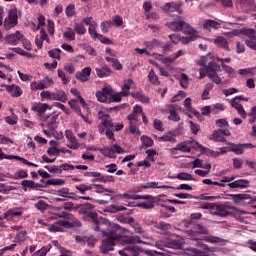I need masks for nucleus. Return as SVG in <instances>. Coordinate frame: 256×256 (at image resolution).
I'll list each match as a JSON object with an SVG mask.
<instances>
[{
	"label": "nucleus",
	"instance_id": "nucleus-4",
	"mask_svg": "<svg viewBox=\"0 0 256 256\" xmlns=\"http://www.w3.org/2000/svg\"><path fill=\"white\" fill-rule=\"evenodd\" d=\"M40 125L44 128V135L47 137L55 135V131H57V128L59 127V112H52L51 114L42 117Z\"/></svg>",
	"mask_w": 256,
	"mask_h": 256
},
{
	"label": "nucleus",
	"instance_id": "nucleus-29",
	"mask_svg": "<svg viewBox=\"0 0 256 256\" xmlns=\"http://www.w3.org/2000/svg\"><path fill=\"white\" fill-rule=\"evenodd\" d=\"M92 189H95V193H106L105 195H107L108 197H111V195H113V193H115V190L113 189H107L105 187H103V185L101 184H91Z\"/></svg>",
	"mask_w": 256,
	"mask_h": 256
},
{
	"label": "nucleus",
	"instance_id": "nucleus-26",
	"mask_svg": "<svg viewBox=\"0 0 256 256\" xmlns=\"http://www.w3.org/2000/svg\"><path fill=\"white\" fill-rule=\"evenodd\" d=\"M230 189H247L249 187V180L238 179L228 184Z\"/></svg>",
	"mask_w": 256,
	"mask_h": 256
},
{
	"label": "nucleus",
	"instance_id": "nucleus-49",
	"mask_svg": "<svg viewBox=\"0 0 256 256\" xmlns=\"http://www.w3.org/2000/svg\"><path fill=\"white\" fill-rule=\"evenodd\" d=\"M39 83H40V86L42 87V91H43V89H49V87H51V85H53L54 82H53V78L46 76Z\"/></svg>",
	"mask_w": 256,
	"mask_h": 256
},
{
	"label": "nucleus",
	"instance_id": "nucleus-48",
	"mask_svg": "<svg viewBox=\"0 0 256 256\" xmlns=\"http://www.w3.org/2000/svg\"><path fill=\"white\" fill-rule=\"evenodd\" d=\"M148 80L152 85H159V77L155 73V70L151 69L149 71Z\"/></svg>",
	"mask_w": 256,
	"mask_h": 256
},
{
	"label": "nucleus",
	"instance_id": "nucleus-44",
	"mask_svg": "<svg viewBox=\"0 0 256 256\" xmlns=\"http://www.w3.org/2000/svg\"><path fill=\"white\" fill-rule=\"evenodd\" d=\"M133 85V80L128 79L124 80V84L122 85V95L127 97L129 95V91H131V86Z\"/></svg>",
	"mask_w": 256,
	"mask_h": 256
},
{
	"label": "nucleus",
	"instance_id": "nucleus-9",
	"mask_svg": "<svg viewBox=\"0 0 256 256\" xmlns=\"http://www.w3.org/2000/svg\"><path fill=\"white\" fill-rule=\"evenodd\" d=\"M183 167H192V169H195L196 167H199V169L195 170L196 175H199L200 177H207L209 173L211 172V163L204 162V161H193L190 162L187 165L183 164Z\"/></svg>",
	"mask_w": 256,
	"mask_h": 256
},
{
	"label": "nucleus",
	"instance_id": "nucleus-12",
	"mask_svg": "<svg viewBox=\"0 0 256 256\" xmlns=\"http://www.w3.org/2000/svg\"><path fill=\"white\" fill-rule=\"evenodd\" d=\"M223 135L225 137H229V136H231V131H229V129L214 130L212 132L210 139H212V141H216L218 143H225V141H227V139Z\"/></svg>",
	"mask_w": 256,
	"mask_h": 256
},
{
	"label": "nucleus",
	"instance_id": "nucleus-18",
	"mask_svg": "<svg viewBox=\"0 0 256 256\" xmlns=\"http://www.w3.org/2000/svg\"><path fill=\"white\" fill-rule=\"evenodd\" d=\"M252 143H244V144H230V151L235 153L236 155H243L245 153V149H253Z\"/></svg>",
	"mask_w": 256,
	"mask_h": 256
},
{
	"label": "nucleus",
	"instance_id": "nucleus-38",
	"mask_svg": "<svg viewBox=\"0 0 256 256\" xmlns=\"http://www.w3.org/2000/svg\"><path fill=\"white\" fill-rule=\"evenodd\" d=\"M21 185L25 191H27V189H39V187H41V184L35 183L33 180H23Z\"/></svg>",
	"mask_w": 256,
	"mask_h": 256
},
{
	"label": "nucleus",
	"instance_id": "nucleus-39",
	"mask_svg": "<svg viewBox=\"0 0 256 256\" xmlns=\"http://www.w3.org/2000/svg\"><path fill=\"white\" fill-rule=\"evenodd\" d=\"M123 197L125 199H134V200H137V199H146L148 201H153V196L151 195H136V194H129V193H124L123 194Z\"/></svg>",
	"mask_w": 256,
	"mask_h": 256
},
{
	"label": "nucleus",
	"instance_id": "nucleus-58",
	"mask_svg": "<svg viewBox=\"0 0 256 256\" xmlns=\"http://www.w3.org/2000/svg\"><path fill=\"white\" fill-rule=\"evenodd\" d=\"M25 239H27V231L25 230L18 232L15 237L16 243H25Z\"/></svg>",
	"mask_w": 256,
	"mask_h": 256
},
{
	"label": "nucleus",
	"instance_id": "nucleus-50",
	"mask_svg": "<svg viewBox=\"0 0 256 256\" xmlns=\"http://www.w3.org/2000/svg\"><path fill=\"white\" fill-rule=\"evenodd\" d=\"M75 189L77 191H79V193H81V195H85V193H87V191L93 190V186L87 185V184H80V185L75 186Z\"/></svg>",
	"mask_w": 256,
	"mask_h": 256
},
{
	"label": "nucleus",
	"instance_id": "nucleus-28",
	"mask_svg": "<svg viewBox=\"0 0 256 256\" xmlns=\"http://www.w3.org/2000/svg\"><path fill=\"white\" fill-rule=\"evenodd\" d=\"M49 145L50 147L47 149L49 157H59V142L51 140Z\"/></svg>",
	"mask_w": 256,
	"mask_h": 256
},
{
	"label": "nucleus",
	"instance_id": "nucleus-31",
	"mask_svg": "<svg viewBox=\"0 0 256 256\" xmlns=\"http://www.w3.org/2000/svg\"><path fill=\"white\" fill-rule=\"evenodd\" d=\"M63 223H65V220H59L54 224H50L48 225V230L50 233H63Z\"/></svg>",
	"mask_w": 256,
	"mask_h": 256
},
{
	"label": "nucleus",
	"instance_id": "nucleus-27",
	"mask_svg": "<svg viewBox=\"0 0 256 256\" xmlns=\"http://www.w3.org/2000/svg\"><path fill=\"white\" fill-rule=\"evenodd\" d=\"M207 233H209V230L206 227H203L199 224H197L192 230H189V235L193 240H197V238L194 237L193 235H207Z\"/></svg>",
	"mask_w": 256,
	"mask_h": 256
},
{
	"label": "nucleus",
	"instance_id": "nucleus-1",
	"mask_svg": "<svg viewBox=\"0 0 256 256\" xmlns=\"http://www.w3.org/2000/svg\"><path fill=\"white\" fill-rule=\"evenodd\" d=\"M93 209H95V206L91 203H85L77 207V211L80 215H88V217L92 219V229L94 231H101L102 237H105L100 247L101 253L106 255L109 251H113V247H115L117 243H120L121 245H135V243H143L139 236H123L121 234V226L117 224L114 225L112 230H103L105 222L97 218V213L93 212Z\"/></svg>",
	"mask_w": 256,
	"mask_h": 256
},
{
	"label": "nucleus",
	"instance_id": "nucleus-52",
	"mask_svg": "<svg viewBox=\"0 0 256 256\" xmlns=\"http://www.w3.org/2000/svg\"><path fill=\"white\" fill-rule=\"evenodd\" d=\"M125 251H129L130 255H132V256L141 255V248H139L138 246H135V245L126 247Z\"/></svg>",
	"mask_w": 256,
	"mask_h": 256
},
{
	"label": "nucleus",
	"instance_id": "nucleus-46",
	"mask_svg": "<svg viewBox=\"0 0 256 256\" xmlns=\"http://www.w3.org/2000/svg\"><path fill=\"white\" fill-rule=\"evenodd\" d=\"M123 97H125V95H123V92H116V93L112 92V94H110L108 103H120Z\"/></svg>",
	"mask_w": 256,
	"mask_h": 256
},
{
	"label": "nucleus",
	"instance_id": "nucleus-6",
	"mask_svg": "<svg viewBox=\"0 0 256 256\" xmlns=\"http://www.w3.org/2000/svg\"><path fill=\"white\" fill-rule=\"evenodd\" d=\"M86 149L87 151H100V153H102L104 157H108L109 159H116V153L118 155H121V153H125L123 148H121V146L117 144L111 145L110 147H106L103 149H99L95 146H88Z\"/></svg>",
	"mask_w": 256,
	"mask_h": 256
},
{
	"label": "nucleus",
	"instance_id": "nucleus-24",
	"mask_svg": "<svg viewBox=\"0 0 256 256\" xmlns=\"http://www.w3.org/2000/svg\"><path fill=\"white\" fill-rule=\"evenodd\" d=\"M23 39V34L20 31H16L6 37V42L9 45H19L20 41Z\"/></svg>",
	"mask_w": 256,
	"mask_h": 256
},
{
	"label": "nucleus",
	"instance_id": "nucleus-45",
	"mask_svg": "<svg viewBox=\"0 0 256 256\" xmlns=\"http://www.w3.org/2000/svg\"><path fill=\"white\" fill-rule=\"evenodd\" d=\"M3 159H7L9 161H11L13 159H15L16 161H27L26 159L21 158L19 156L7 155V154L3 153V150H1V148H0V161H3Z\"/></svg>",
	"mask_w": 256,
	"mask_h": 256
},
{
	"label": "nucleus",
	"instance_id": "nucleus-32",
	"mask_svg": "<svg viewBox=\"0 0 256 256\" xmlns=\"http://www.w3.org/2000/svg\"><path fill=\"white\" fill-rule=\"evenodd\" d=\"M161 213L162 218L169 219V217H171V213H175V207L161 204Z\"/></svg>",
	"mask_w": 256,
	"mask_h": 256
},
{
	"label": "nucleus",
	"instance_id": "nucleus-21",
	"mask_svg": "<svg viewBox=\"0 0 256 256\" xmlns=\"http://www.w3.org/2000/svg\"><path fill=\"white\" fill-rule=\"evenodd\" d=\"M1 87H5L6 91L11 94V97H21L23 95V89L19 87V85H7L2 84Z\"/></svg>",
	"mask_w": 256,
	"mask_h": 256
},
{
	"label": "nucleus",
	"instance_id": "nucleus-60",
	"mask_svg": "<svg viewBox=\"0 0 256 256\" xmlns=\"http://www.w3.org/2000/svg\"><path fill=\"white\" fill-rule=\"evenodd\" d=\"M204 241H206V243H212V244L223 243V239L217 236H205Z\"/></svg>",
	"mask_w": 256,
	"mask_h": 256
},
{
	"label": "nucleus",
	"instance_id": "nucleus-55",
	"mask_svg": "<svg viewBox=\"0 0 256 256\" xmlns=\"http://www.w3.org/2000/svg\"><path fill=\"white\" fill-rule=\"evenodd\" d=\"M27 177H29L27 170H18L12 176V178H14L16 180L17 179H27Z\"/></svg>",
	"mask_w": 256,
	"mask_h": 256
},
{
	"label": "nucleus",
	"instance_id": "nucleus-16",
	"mask_svg": "<svg viewBox=\"0 0 256 256\" xmlns=\"http://www.w3.org/2000/svg\"><path fill=\"white\" fill-rule=\"evenodd\" d=\"M114 93L113 88L104 87L101 91H96V98L100 103H109V97Z\"/></svg>",
	"mask_w": 256,
	"mask_h": 256
},
{
	"label": "nucleus",
	"instance_id": "nucleus-25",
	"mask_svg": "<svg viewBox=\"0 0 256 256\" xmlns=\"http://www.w3.org/2000/svg\"><path fill=\"white\" fill-rule=\"evenodd\" d=\"M214 45L220 49H224V51H231V48H229V41L223 36H217L214 39Z\"/></svg>",
	"mask_w": 256,
	"mask_h": 256
},
{
	"label": "nucleus",
	"instance_id": "nucleus-37",
	"mask_svg": "<svg viewBox=\"0 0 256 256\" xmlns=\"http://www.w3.org/2000/svg\"><path fill=\"white\" fill-rule=\"evenodd\" d=\"M55 195H58L59 197H63L64 199H73V195H75V193L70 192L69 188L64 187L57 190Z\"/></svg>",
	"mask_w": 256,
	"mask_h": 256
},
{
	"label": "nucleus",
	"instance_id": "nucleus-56",
	"mask_svg": "<svg viewBox=\"0 0 256 256\" xmlns=\"http://www.w3.org/2000/svg\"><path fill=\"white\" fill-rule=\"evenodd\" d=\"M46 185H53L54 187L59 185H65V180L60 178H53L46 181Z\"/></svg>",
	"mask_w": 256,
	"mask_h": 256
},
{
	"label": "nucleus",
	"instance_id": "nucleus-61",
	"mask_svg": "<svg viewBox=\"0 0 256 256\" xmlns=\"http://www.w3.org/2000/svg\"><path fill=\"white\" fill-rule=\"evenodd\" d=\"M133 97L135 99H138V101H141V103H149V97H147L145 94L141 92L134 93Z\"/></svg>",
	"mask_w": 256,
	"mask_h": 256
},
{
	"label": "nucleus",
	"instance_id": "nucleus-59",
	"mask_svg": "<svg viewBox=\"0 0 256 256\" xmlns=\"http://www.w3.org/2000/svg\"><path fill=\"white\" fill-rule=\"evenodd\" d=\"M140 141L144 147H153V139L151 137L143 135L140 137Z\"/></svg>",
	"mask_w": 256,
	"mask_h": 256
},
{
	"label": "nucleus",
	"instance_id": "nucleus-34",
	"mask_svg": "<svg viewBox=\"0 0 256 256\" xmlns=\"http://www.w3.org/2000/svg\"><path fill=\"white\" fill-rule=\"evenodd\" d=\"M182 55H185V51L179 50L178 52H175L168 57L162 58V61L163 63H165V65H167L169 63H173V61H176V59H179V57H181Z\"/></svg>",
	"mask_w": 256,
	"mask_h": 256
},
{
	"label": "nucleus",
	"instance_id": "nucleus-36",
	"mask_svg": "<svg viewBox=\"0 0 256 256\" xmlns=\"http://www.w3.org/2000/svg\"><path fill=\"white\" fill-rule=\"evenodd\" d=\"M231 107L236 109L237 113L242 116L243 119L247 117V112H245V108H243V105L239 104L236 100H231Z\"/></svg>",
	"mask_w": 256,
	"mask_h": 256
},
{
	"label": "nucleus",
	"instance_id": "nucleus-41",
	"mask_svg": "<svg viewBox=\"0 0 256 256\" xmlns=\"http://www.w3.org/2000/svg\"><path fill=\"white\" fill-rule=\"evenodd\" d=\"M221 23L215 21V20H206L203 24V29H220Z\"/></svg>",
	"mask_w": 256,
	"mask_h": 256
},
{
	"label": "nucleus",
	"instance_id": "nucleus-11",
	"mask_svg": "<svg viewBox=\"0 0 256 256\" xmlns=\"http://www.w3.org/2000/svg\"><path fill=\"white\" fill-rule=\"evenodd\" d=\"M191 149H197V141L193 139L178 143L174 148V151H181V153H191Z\"/></svg>",
	"mask_w": 256,
	"mask_h": 256
},
{
	"label": "nucleus",
	"instance_id": "nucleus-54",
	"mask_svg": "<svg viewBox=\"0 0 256 256\" xmlns=\"http://www.w3.org/2000/svg\"><path fill=\"white\" fill-rule=\"evenodd\" d=\"M113 27V22L111 20L104 21L100 24V29L102 33H109V29Z\"/></svg>",
	"mask_w": 256,
	"mask_h": 256
},
{
	"label": "nucleus",
	"instance_id": "nucleus-5",
	"mask_svg": "<svg viewBox=\"0 0 256 256\" xmlns=\"http://www.w3.org/2000/svg\"><path fill=\"white\" fill-rule=\"evenodd\" d=\"M45 169L49 171V173H55L56 175H59L63 173V171H73V169H79L81 171H87L89 169V166L87 165H72V164H61L59 166L55 165H47L45 166Z\"/></svg>",
	"mask_w": 256,
	"mask_h": 256
},
{
	"label": "nucleus",
	"instance_id": "nucleus-14",
	"mask_svg": "<svg viewBox=\"0 0 256 256\" xmlns=\"http://www.w3.org/2000/svg\"><path fill=\"white\" fill-rule=\"evenodd\" d=\"M65 137L69 142L68 144L69 149H73V151H77V149L81 147V143H79V140H77V137L73 133V130H65Z\"/></svg>",
	"mask_w": 256,
	"mask_h": 256
},
{
	"label": "nucleus",
	"instance_id": "nucleus-53",
	"mask_svg": "<svg viewBox=\"0 0 256 256\" xmlns=\"http://www.w3.org/2000/svg\"><path fill=\"white\" fill-rule=\"evenodd\" d=\"M48 55L49 57H51L52 59H58L61 60V49L59 48H54L52 50L48 51Z\"/></svg>",
	"mask_w": 256,
	"mask_h": 256
},
{
	"label": "nucleus",
	"instance_id": "nucleus-19",
	"mask_svg": "<svg viewBox=\"0 0 256 256\" xmlns=\"http://www.w3.org/2000/svg\"><path fill=\"white\" fill-rule=\"evenodd\" d=\"M17 23H19L17 12L10 11L4 20L5 29H13V27L17 26Z\"/></svg>",
	"mask_w": 256,
	"mask_h": 256
},
{
	"label": "nucleus",
	"instance_id": "nucleus-3",
	"mask_svg": "<svg viewBox=\"0 0 256 256\" xmlns=\"http://www.w3.org/2000/svg\"><path fill=\"white\" fill-rule=\"evenodd\" d=\"M229 211H234L235 217H236L237 221H239L240 223L243 222L241 215L247 214V212H245L243 210H239V209L231 206V203L226 202L223 204L214 203L212 215H217L218 217H228V215H231V212H229Z\"/></svg>",
	"mask_w": 256,
	"mask_h": 256
},
{
	"label": "nucleus",
	"instance_id": "nucleus-20",
	"mask_svg": "<svg viewBox=\"0 0 256 256\" xmlns=\"http://www.w3.org/2000/svg\"><path fill=\"white\" fill-rule=\"evenodd\" d=\"M62 225L64 229H79V227L83 226L81 221L75 218L73 215L71 219L64 220V222H62Z\"/></svg>",
	"mask_w": 256,
	"mask_h": 256
},
{
	"label": "nucleus",
	"instance_id": "nucleus-43",
	"mask_svg": "<svg viewBox=\"0 0 256 256\" xmlns=\"http://www.w3.org/2000/svg\"><path fill=\"white\" fill-rule=\"evenodd\" d=\"M73 30L77 35H85V33H87V28H85V25L79 22L74 23Z\"/></svg>",
	"mask_w": 256,
	"mask_h": 256
},
{
	"label": "nucleus",
	"instance_id": "nucleus-15",
	"mask_svg": "<svg viewBox=\"0 0 256 256\" xmlns=\"http://www.w3.org/2000/svg\"><path fill=\"white\" fill-rule=\"evenodd\" d=\"M183 2H169L163 7V11L170 13H178V15L183 14Z\"/></svg>",
	"mask_w": 256,
	"mask_h": 256
},
{
	"label": "nucleus",
	"instance_id": "nucleus-62",
	"mask_svg": "<svg viewBox=\"0 0 256 256\" xmlns=\"http://www.w3.org/2000/svg\"><path fill=\"white\" fill-rule=\"evenodd\" d=\"M51 251V245L42 247L40 250H38L33 256H47V253Z\"/></svg>",
	"mask_w": 256,
	"mask_h": 256
},
{
	"label": "nucleus",
	"instance_id": "nucleus-2",
	"mask_svg": "<svg viewBox=\"0 0 256 256\" xmlns=\"http://www.w3.org/2000/svg\"><path fill=\"white\" fill-rule=\"evenodd\" d=\"M166 27L171 29V31H182L184 35L187 37H181L180 41L187 45V43H191V41H195L197 37H199V33L195 30L191 25L183 20H181V16H176V18L166 23Z\"/></svg>",
	"mask_w": 256,
	"mask_h": 256
},
{
	"label": "nucleus",
	"instance_id": "nucleus-8",
	"mask_svg": "<svg viewBox=\"0 0 256 256\" xmlns=\"http://www.w3.org/2000/svg\"><path fill=\"white\" fill-rule=\"evenodd\" d=\"M218 71H221V66H219L217 62H208V65L206 66L207 77L210 78V81H212V83H215L216 85H221L222 79L220 78L219 74H217Z\"/></svg>",
	"mask_w": 256,
	"mask_h": 256
},
{
	"label": "nucleus",
	"instance_id": "nucleus-13",
	"mask_svg": "<svg viewBox=\"0 0 256 256\" xmlns=\"http://www.w3.org/2000/svg\"><path fill=\"white\" fill-rule=\"evenodd\" d=\"M196 149H199L200 152L202 153V155H207V157H219V155H223L224 153H227V149L226 148H220L219 152H215L201 144H199V142H197L196 144Z\"/></svg>",
	"mask_w": 256,
	"mask_h": 256
},
{
	"label": "nucleus",
	"instance_id": "nucleus-40",
	"mask_svg": "<svg viewBox=\"0 0 256 256\" xmlns=\"http://www.w3.org/2000/svg\"><path fill=\"white\" fill-rule=\"evenodd\" d=\"M32 111H35L36 113H45V111H47V109H51V107H49V104L47 103H38L36 105L32 106Z\"/></svg>",
	"mask_w": 256,
	"mask_h": 256
},
{
	"label": "nucleus",
	"instance_id": "nucleus-35",
	"mask_svg": "<svg viewBox=\"0 0 256 256\" xmlns=\"http://www.w3.org/2000/svg\"><path fill=\"white\" fill-rule=\"evenodd\" d=\"M95 71H96L97 77H99L100 79L111 76V70L107 66H103L101 68H95Z\"/></svg>",
	"mask_w": 256,
	"mask_h": 256
},
{
	"label": "nucleus",
	"instance_id": "nucleus-10",
	"mask_svg": "<svg viewBox=\"0 0 256 256\" xmlns=\"http://www.w3.org/2000/svg\"><path fill=\"white\" fill-rule=\"evenodd\" d=\"M84 177H92V182L98 181L99 183H115V177L111 175H103L100 172H85Z\"/></svg>",
	"mask_w": 256,
	"mask_h": 256
},
{
	"label": "nucleus",
	"instance_id": "nucleus-51",
	"mask_svg": "<svg viewBox=\"0 0 256 256\" xmlns=\"http://www.w3.org/2000/svg\"><path fill=\"white\" fill-rule=\"evenodd\" d=\"M88 33L90 37H92L94 40L97 39L101 34L97 33V24H90L88 28Z\"/></svg>",
	"mask_w": 256,
	"mask_h": 256
},
{
	"label": "nucleus",
	"instance_id": "nucleus-33",
	"mask_svg": "<svg viewBox=\"0 0 256 256\" xmlns=\"http://www.w3.org/2000/svg\"><path fill=\"white\" fill-rule=\"evenodd\" d=\"M67 94L65 91L59 90L52 93V101H61L62 103H67Z\"/></svg>",
	"mask_w": 256,
	"mask_h": 256
},
{
	"label": "nucleus",
	"instance_id": "nucleus-57",
	"mask_svg": "<svg viewBox=\"0 0 256 256\" xmlns=\"http://www.w3.org/2000/svg\"><path fill=\"white\" fill-rule=\"evenodd\" d=\"M175 137L176 135L173 132H167L161 137V141H170V143H175V141H177Z\"/></svg>",
	"mask_w": 256,
	"mask_h": 256
},
{
	"label": "nucleus",
	"instance_id": "nucleus-42",
	"mask_svg": "<svg viewBox=\"0 0 256 256\" xmlns=\"http://www.w3.org/2000/svg\"><path fill=\"white\" fill-rule=\"evenodd\" d=\"M143 9L146 15L147 19H153V14H151V9H153V4L151 3V1H145L143 3Z\"/></svg>",
	"mask_w": 256,
	"mask_h": 256
},
{
	"label": "nucleus",
	"instance_id": "nucleus-63",
	"mask_svg": "<svg viewBox=\"0 0 256 256\" xmlns=\"http://www.w3.org/2000/svg\"><path fill=\"white\" fill-rule=\"evenodd\" d=\"M112 26L121 27L123 25V17L119 15H115L111 20Z\"/></svg>",
	"mask_w": 256,
	"mask_h": 256
},
{
	"label": "nucleus",
	"instance_id": "nucleus-17",
	"mask_svg": "<svg viewBox=\"0 0 256 256\" xmlns=\"http://www.w3.org/2000/svg\"><path fill=\"white\" fill-rule=\"evenodd\" d=\"M97 117L102 122V125L105 126L106 130L114 129L113 119L109 114H106L103 111H99Z\"/></svg>",
	"mask_w": 256,
	"mask_h": 256
},
{
	"label": "nucleus",
	"instance_id": "nucleus-23",
	"mask_svg": "<svg viewBox=\"0 0 256 256\" xmlns=\"http://www.w3.org/2000/svg\"><path fill=\"white\" fill-rule=\"evenodd\" d=\"M240 7L244 13H251L254 11L256 13V4L255 0H239Z\"/></svg>",
	"mask_w": 256,
	"mask_h": 256
},
{
	"label": "nucleus",
	"instance_id": "nucleus-7",
	"mask_svg": "<svg viewBox=\"0 0 256 256\" xmlns=\"http://www.w3.org/2000/svg\"><path fill=\"white\" fill-rule=\"evenodd\" d=\"M23 216V208H10L8 209L3 216H0V227L2 229H7L6 221H15L16 217Z\"/></svg>",
	"mask_w": 256,
	"mask_h": 256
},
{
	"label": "nucleus",
	"instance_id": "nucleus-22",
	"mask_svg": "<svg viewBox=\"0 0 256 256\" xmlns=\"http://www.w3.org/2000/svg\"><path fill=\"white\" fill-rule=\"evenodd\" d=\"M75 77L81 83H87L91 77V67H85L81 71L76 72Z\"/></svg>",
	"mask_w": 256,
	"mask_h": 256
},
{
	"label": "nucleus",
	"instance_id": "nucleus-47",
	"mask_svg": "<svg viewBox=\"0 0 256 256\" xmlns=\"http://www.w3.org/2000/svg\"><path fill=\"white\" fill-rule=\"evenodd\" d=\"M63 39L65 41H75V30L73 28H66V31L63 33Z\"/></svg>",
	"mask_w": 256,
	"mask_h": 256
},
{
	"label": "nucleus",
	"instance_id": "nucleus-30",
	"mask_svg": "<svg viewBox=\"0 0 256 256\" xmlns=\"http://www.w3.org/2000/svg\"><path fill=\"white\" fill-rule=\"evenodd\" d=\"M168 113L169 121H174V123H179V121H181V116H179V113H177V108H175V106H169Z\"/></svg>",
	"mask_w": 256,
	"mask_h": 256
},
{
	"label": "nucleus",
	"instance_id": "nucleus-64",
	"mask_svg": "<svg viewBox=\"0 0 256 256\" xmlns=\"http://www.w3.org/2000/svg\"><path fill=\"white\" fill-rule=\"evenodd\" d=\"M66 16L71 18L75 15V4H69L65 9Z\"/></svg>",
	"mask_w": 256,
	"mask_h": 256
}]
</instances>
